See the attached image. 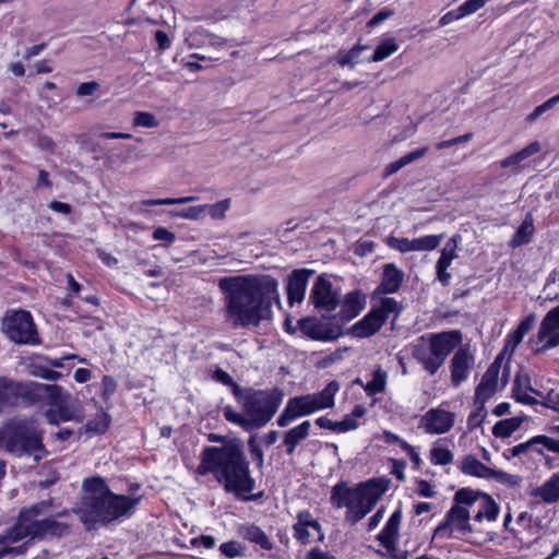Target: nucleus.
Masks as SVG:
<instances>
[{
  "instance_id": "4",
  "label": "nucleus",
  "mask_w": 559,
  "mask_h": 559,
  "mask_svg": "<svg viewBox=\"0 0 559 559\" xmlns=\"http://www.w3.org/2000/svg\"><path fill=\"white\" fill-rule=\"evenodd\" d=\"M142 497H131L108 491L98 497H82L79 508L81 522L91 528L96 524L107 526L118 519L129 515Z\"/></svg>"
},
{
  "instance_id": "15",
  "label": "nucleus",
  "mask_w": 559,
  "mask_h": 559,
  "mask_svg": "<svg viewBox=\"0 0 559 559\" xmlns=\"http://www.w3.org/2000/svg\"><path fill=\"white\" fill-rule=\"evenodd\" d=\"M309 300L316 309L326 310L329 312L334 311L340 305L338 294L333 290L332 283L322 275L318 276L310 292Z\"/></svg>"
},
{
  "instance_id": "20",
  "label": "nucleus",
  "mask_w": 559,
  "mask_h": 559,
  "mask_svg": "<svg viewBox=\"0 0 559 559\" xmlns=\"http://www.w3.org/2000/svg\"><path fill=\"white\" fill-rule=\"evenodd\" d=\"M501 355H498L495 361L489 366V368L484 373L479 384L475 390L476 402L485 403L495 394L498 388Z\"/></svg>"
},
{
  "instance_id": "26",
  "label": "nucleus",
  "mask_w": 559,
  "mask_h": 559,
  "mask_svg": "<svg viewBox=\"0 0 559 559\" xmlns=\"http://www.w3.org/2000/svg\"><path fill=\"white\" fill-rule=\"evenodd\" d=\"M312 271L307 269L294 270L288 277L287 298L290 305L300 302L306 293L309 276Z\"/></svg>"
},
{
  "instance_id": "19",
  "label": "nucleus",
  "mask_w": 559,
  "mask_h": 559,
  "mask_svg": "<svg viewBox=\"0 0 559 559\" xmlns=\"http://www.w3.org/2000/svg\"><path fill=\"white\" fill-rule=\"evenodd\" d=\"M455 415L442 408L428 411L423 417V426L426 432L442 435L448 432L454 425Z\"/></svg>"
},
{
  "instance_id": "58",
  "label": "nucleus",
  "mask_w": 559,
  "mask_h": 559,
  "mask_svg": "<svg viewBox=\"0 0 559 559\" xmlns=\"http://www.w3.org/2000/svg\"><path fill=\"white\" fill-rule=\"evenodd\" d=\"M522 340H523V336L518 334L515 331L508 334L506 342H504L503 349L499 354V355H501V360L503 359V357L506 355H508L509 357L512 356V354L514 353V350L516 349L519 344L522 342Z\"/></svg>"
},
{
  "instance_id": "39",
  "label": "nucleus",
  "mask_w": 559,
  "mask_h": 559,
  "mask_svg": "<svg viewBox=\"0 0 559 559\" xmlns=\"http://www.w3.org/2000/svg\"><path fill=\"white\" fill-rule=\"evenodd\" d=\"M15 380L0 377V412L14 407Z\"/></svg>"
},
{
  "instance_id": "47",
  "label": "nucleus",
  "mask_w": 559,
  "mask_h": 559,
  "mask_svg": "<svg viewBox=\"0 0 559 559\" xmlns=\"http://www.w3.org/2000/svg\"><path fill=\"white\" fill-rule=\"evenodd\" d=\"M385 381L386 373L381 369H378L373 372L372 379L364 385V389L368 395H374L384 390Z\"/></svg>"
},
{
  "instance_id": "40",
  "label": "nucleus",
  "mask_w": 559,
  "mask_h": 559,
  "mask_svg": "<svg viewBox=\"0 0 559 559\" xmlns=\"http://www.w3.org/2000/svg\"><path fill=\"white\" fill-rule=\"evenodd\" d=\"M533 233V219L531 218V216H527L515 231L513 238L510 241V246L516 248L525 243H528L532 239Z\"/></svg>"
},
{
  "instance_id": "11",
  "label": "nucleus",
  "mask_w": 559,
  "mask_h": 559,
  "mask_svg": "<svg viewBox=\"0 0 559 559\" xmlns=\"http://www.w3.org/2000/svg\"><path fill=\"white\" fill-rule=\"evenodd\" d=\"M14 407L19 405L35 406L40 403L46 404L50 399L56 403L58 384H46L34 381L22 382L15 380Z\"/></svg>"
},
{
  "instance_id": "43",
  "label": "nucleus",
  "mask_w": 559,
  "mask_h": 559,
  "mask_svg": "<svg viewBox=\"0 0 559 559\" xmlns=\"http://www.w3.org/2000/svg\"><path fill=\"white\" fill-rule=\"evenodd\" d=\"M521 424L522 419L519 417L499 420L492 427V435L497 438L510 437L514 431H516L520 428Z\"/></svg>"
},
{
  "instance_id": "13",
  "label": "nucleus",
  "mask_w": 559,
  "mask_h": 559,
  "mask_svg": "<svg viewBox=\"0 0 559 559\" xmlns=\"http://www.w3.org/2000/svg\"><path fill=\"white\" fill-rule=\"evenodd\" d=\"M530 342L540 345L536 348V353H545L559 346V306L546 313L537 334Z\"/></svg>"
},
{
  "instance_id": "14",
  "label": "nucleus",
  "mask_w": 559,
  "mask_h": 559,
  "mask_svg": "<svg viewBox=\"0 0 559 559\" xmlns=\"http://www.w3.org/2000/svg\"><path fill=\"white\" fill-rule=\"evenodd\" d=\"M69 515V511L63 509L53 515L32 522L33 539L45 540L47 538H61L70 533V525L64 522L57 521L56 518Z\"/></svg>"
},
{
  "instance_id": "57",
  "label": "nucleus",
  "mask_w": 559,
  "mask_h": 559,
  "mask_svg": "<svg viewBox=\"0 0 559 559\" xmlns=\"http://www.w3.org/2000/svg\"><path fill=\"white\" fill-rule=\"evenodd\" d=\"M117 390V382L114 377L105 374L102 378V400L108 403Z\"/></svg>"
},
{
  "instance_id": "8",
  "label": "nucleus",
  "mask_w": 559,
  "mask_h": 559,
  "mask_svg": "<svg viewBox=\"0 0 559 559\" xmlns=\"http://www.w3.org/2000/svg\"><path fill=\"white\" fill-rule=\"evenodd\" d=\"M472 489L461 488L454 495V503L445 513L443 522L435 530L433 535L442 538H459L473 532L469 523L472 500Z\"/></svg>"
},
{
  "instance_id": "55",
  "label": "nucleus",
  "mask_w": 559,
  "mask_h": 559,
  "mask_svg": "<svg viewBox=\"0 0 559 559\" xmlns=\"http://www.w3.org/2000/svg\"><path fill=\"white\" fill-rule=\"evenodd\" d=\"M205 210H207L210 216L214 219H222L225 217V213L230 206V200L224 199L214 204L204 205Z\"/></svg>"
},
{
  "instance_id": "46",
  "label": "nucleus",
  "mask_w": 559,
  "mask_h": 559,
  "mask_svg": "<svg viewBox=\"0 0 559 559\" xmlns=\"http://www.w3.org/2000/svg\"><path fill=\"white\" fill-rule=\"evenodd\" d=\"M397 49L399 45L396 44L395 39L388 38L377 46L371 57V60L374 62L382 61L390 57L391 55H393L394 52H396Z\"/></svg>"
},
{
  "instance_id": "45",
  "label": "nucleus",
  "mask_w": 559,
  "mask_h": 559,
  "mask_svg": "<svg viewBox=\"0 0 559 559\" xmlns=\"http://www.w3.org/2000/svg\"><path fill=\"white\" fill-rule=\"evenodd\" d=\"M443 239V234L427 235L412 239L413 251H431L435 250Z\"/></svg>"
},
{
  "instance_id": "22",
  "label": "nucleus",
  "mask_w": 559,
  "mask_h": 559,
  "mask_svg": "<svg viewBox=\"0 0 559 559\" xmlns=\"http://www.w3.org/2000/svg\"><path fill=\"white\" fill-rule=\"evenodd\" d=\"M472 493L473 502L471 503L469 509H474V521H495L499 514V507L493 499L484 492L472 490Z\"/></svg>"
},
{
  "instance_id": "44",
  "label": "nucleus",
  "mask_w": 559,
  "mask_h": 559,
  "mask_svg": "<svg viewBox=\"0 0 559 559\" xmlns=\"http://www.w3.org/2000/svg\"><path fill=\"white\" fill-rule=\"evenodd\" d=\"M316 425L331 431L347 432L349 431V414H345L341 421H333L328 416H320L316 419Z\"/></svg>"
},
{
  "instance_id": "17",
  "label": "nucleus",
  "mask_w": 559,
  "mask_h": 559,
  "mask_svg": "<svg viewBox=\"0 0 559 559\" xmlns=\"http://www.w3.org/2000/svg\"><path fill=\"white\" fill-rule=\"evenodd\" d=\"M474 356L466 347H460L453 355L450 361L451 383L459 386L464 382L474 366Z\"/></svg>"
},
{
  "instance_id": "18",
  "label": "nucleus",
  "mask_w": 559,
  "mask_h": 559,
  "mask_svg": "<svg viewBox=\"0 0 559 559\" xmlns=\"http://www.w3.org/2000/svg\"><path fill=\"white\" fill-rule=\"evenodd\" d=\"M461 241L462 237L460 235H453L445 242L444 247L441 250V255L437 261V278L443 286H448L450 283L451 274L447 270L451 265L452 261L459 257L456 250Z\"/></svg>"
},
{
  "instance_id": "28",
  "label": "nucleus",
  "mask_w": 559,
  "mask_h": 559,
  "mask_svg": "<svg viewBox=\"0 0 559 559\" xmlns=\"http://www.w3.org/2000/svg\"><path fill=\"white\" fill-rule=\"evenodd\" d=\"M310 421L305 420L284 432L283 444L287 455H293L297 445L308 438L310 433Z\"/></svg>"
},
{
  "instance_id": "32",
  "label": "nucleus",
  "mask_w": 559,
  "mask_h": 559,
  "mask_svg": "<svg viewBox=\"0 0 559 559\" xmlns=\"http://www.w3.org/2000/svg\"><path fill=\"white\" fill-rule=\"evenodd\" d=\"M242 537L249 543L260 546L263 550H272L274 547V544L266 533L255 524L245 526Z\"/></svg>"
},
{
  "instance_id": "51",
  "label": "nucleus",
  "mask_w": 559,
  "mask_h": 559,
  "mask_svg": "<svg viewBox=\"0 0 559 559\" xmlns=\"http://www.w3.org/2000/svg\"><path fill=\"white\" fill-rule=\"evenodd\" d=\"M245 550L246 547L237 540H228L221 544L219 546L221 554L228 559L245 556Z\"/></svg>"
},
{
  "instance_id": "31",
  "label": "nucleus",
  "mask_w": 559,
  "mask_h": 559,
  "mask_svg": "<svg viewBox=\"0 0 559 559\" xmlns=\"http://www.w3.org/2000/svg\"><path fill=\"white\" fill-rule=\"evenodd\" d=\"M404 274L394 264L384 265L381 286L384 293L393 294L399 290L403 282Z\"/></svg>"
},
{
  "instance_id": "53",
  "label": "nucleus",
  "mask_w": 559,
  "mask_h": 559,
  "mask_svg": "<svg viewBox=\"0 0 559 559\" xmlns=\"http://www.w3.org/2000/svg\"><path fill=\"white\" fill-rule=\"evenodd\" d=\"M197 197H182V198H166V199H147L143 200L142 204L145 206L153 205H174L183 204L197 200Z\"/></svg>"
},
{
  "instance_id": "29",
  "label": "nucleus",
  "mask_w": 559,
  "mask_h": 559,
  "mask_svg": "<svg viewBox=\"0 0 559 559\" xmlns=\"http://www.w3.org/2000/svg\"><path fill=\"white\" fill-rule=\"evenodd\" d=\"M532 496L548 504L559 502V471L554 473L542 486L535 488Z\"/></svg>"
},
{
  "instance_id": "12",
  "label": "nucleus",
  "mask_w": 559,
  "mask_h": 559,
  "mask_svg": "<svg viewBox=\"0 0 559 559\" xmlns=\"http://www.w3.org/2000/svg\"><path fill=\"white\" fill-rule=\"evenodd\" d=\"M385 488L374 481H368L352 490V522L359 521L377 504Z\"/></svg>"
},
{
  "instance_id": "5",
  "label": "nucleus",
  "mask_w": 559,
  "mask_h": 559,
  "mask_svg": "<svg viewBox=\"0 0 559 559\" xmlns=\"http://www.w3.org/2000/svg\"><path fill=\"white\" fill-rule=\"evenodd\" d=\"M462 341V333L459 330L427 333L416 340L412 356L425 371L433 376Z\"/></svg>"
},
{
  "instance_id": "21",
  "label": "nucleus",
  "mask_w": 559,
  "mask_h": 559,
  "mask_svg": "<svg viewBox=\"0 0 559 559\" xmlns=\"http://www.w3.org/2000/svg\"><path fill=\"white\" fill-rule=\"evenodd\" d=\"M59 392L57 393L56 403L50 399L47 400L46 405L50 408L47 411L46 416L48 421L52 425H58L60 421H70L74 418V413L68 406L71 394L66 391L61 385H58Z\"/></svg>"
},
{
  "instance_id": "48",
  "label": "nucleus",
  "mask_w": 559,
  "mask_h": 559,
  "mask_svg": "<svg viewBox=\"0 0 559 559\" xmlns=\"http://www.w3.org/2000/svg\"><path fill=\"white\" fill-rule=\"evenodd\" d=\"M224 417L227 421L238 425L245 430H250L254 428L251 418H246L242 414L236 412L231 406H226L224 408Z\"/></svg>"
},
{
  "instance_id": "59",
  "label": "nucleus",
  "mask_w": 559,
  "mask_h": 559,
  "mask_svg": "<svg viewBox=\"0 0 559 559\" xmlns=\"http://www.w3.org/2000/svg\"><path fill=\"white\" fill-rule=\"evenodd\" d=\"M559 103V94L548 98L545 103L537 106L528 116V121H535L537 118H539L544 112L550 110L555 107L556 104Z\"/></svg>"
},
{
  "instance_id": "2",
  "label": "nucleus",
  "mask_w": 559,
  "mask_h": 559,
  "mask_svg": "<svg viewBox=\"0 0 559 559\" xmlns=\"http://www.w3.org/2000/svg\"><path fill=\"white\" fill-rule=\"evenodd\" d=\"M197 473L201 476L212 474L226 492H233L243 500L255 499L246 497L255 487L251 476L250 462L247 459L240 440L231 439L224 445H206L200 453Z\"/></svg>"
},
{
  "instance_id": "62",
  "label": "nucleus",
  "mask_w": 559,
  "mask_h": 559,
  "mask_svg": "<svg viewBox=\"0 0 559 559\" xmlns=\"http://www.w3.org/2000/svg\"><path fill=\"white\" fill-rule=\"evenodd\" d=\"M388 245L402 253L413 251L412 239L408 238L390 237Z\"/></svg>"
},
{
  "instance_id": "63",
  "label": "nucleus",
  "mask_w": 559,
  "mask_h": 559,
  "mask_svg": "<svg viewBox=\"0 0 559 559\" xmlns=\"http://www.w3.org/2000/svg\"><path fill=\"white\" fill-rule=\"evenodd\" d=\"M205 211V206L203 205H195V206H189L186 209H182L180 211H176L173 213V215L182 217V218H189V219H198Z\"/></svg>"
},
{
  "instance_id": "34",
  "label": "nucleus",
  "mask_w": 559,
  "mask_h": 559,
  "mask_svg": "<svg viewBox=\"0 0 559 559\" xmlns=\"http://www.w3.org/2000/svg\"><path fill=\"white\" fill-rule=\"evenodd\" d=\"M542 444L545 449L548 450V436L538 435L526 442L516 444L510 449L511 456L518 457L521 455H525L531 451H535L538 454H543V449H538L537 445Z\"/></svg>"
},
{
  "instance_id": "16",
  "label": "nucleus",
  "mask_w": 559,
  "mask_h": 559,
  "mask_svg": "<svg viewBox=\"0 0 559 559\" xmlns=\"http://www.w3.org/2000/svg\"><path fill=\"white\" fill-rule=\"evenodd\" d=\"M401 522L402 511L397 509L391 514L383 530L377 536V539L385 548L388 555L394 559H406V556L399 557L396 555Z\"/></svg>"
},
{
  "instance_id": "52",
  "label": "nucleus",
  "mask_w": 559,
  "mask_h": 559,
  "mask_svg": "<svg viewBox=\"0 0 559 559\" xmlns=\"http://www.w3.org/2000/svg\"><path fill=\"white\" fill-rule=\"evenodd\" d=\"M159 122L155 115L148 111H135L133 118L134 127L156 128Z\"/></svg>"
},
{
  "instance_id": "41",
  "label": "nucleus",
  "mask_w": 559,
  "mask_h": 559,
  "mask_svg": "<svg viewBox=\"0 0 559 559\" xmlns=\"http://www.w3.org/2000/svg\"><path fill=\"white\" fill-rule=\"evenodd\" d=\"M426 152H427V147H421V148L415 150V151H413V152L402 156L401 158H399L395 162L390 163L385 167L384 175L385 176H391V175L395 174L401 168H403L406 165L413 163L414 160L423 157Z\"/></svg>"
},
{
  "instance_id": "37",
  "label": "nucleus",
  "mask_w": 559,
  "mask_h": 559,
  "mask_svg": "<svg viewBox=\"0 0 559 559\" xmlns=\"http://www.w3.org/2000/svg\"><path fill=\"white\" fill-rule=\"evenodd\" d=\"M331 503L334 508H347L346 519L349 518V483L342 480L337 483L331 492Z\"/></svg>"
},
{
  "instance_id": "42",
  "label": "nucleus",
  "mask_w": 559,
  "mask_h": 559,
  "mask_svg": "<svg viewBox=\"0 0 559 559\" xmlns=\"http://www.w3.org/2000/svg\"><path fill=\"white\" fill-rule=\"evenodd\" d=\"M111 424V416L105 412L104 409H100L94 418L87 420L85 424V428L87 431H92L97 435H104Z\"/></svg>"
},
{
  "instance_id": "6",
  "label": "nucleus",
  "mask_w": 559,
  "mask_h": 559,
  "mask_svg": "<svg viewBox=\"0 0 559 559\" xmlns=\"http://www.w3.org/2000/svg\"><path fill=\"white\" fill-rule=\"evenodd\" d=\"M284 399L278 386L265 390L242 389L236 401L241 404L245 414L251 418L254 428L265 426L276 414Z\"/></svg>"
},
{
  "instance_id": "56",
  "label": "nucleus",
  "mask_w": 559,
  "mask_h": 559,
  "mask_svg": "<svg viewBox=\"0 0 559 559\" xmlns=\"http://www.w3.org/2000/svg\"><path fill=\"white\" fill-rule=\"evenodd\" d=\"M40 359H43L44 362H46L49 367L52 368H63L64 367V360L69 359H78L81 364H86V358L80 357L75 354H68L66 356L59 357V358H51L49 356L39 355Z\"/></svg>"
},
{
  "instance_id": "61",
  "label": "nucleus",
  "mask_w": 559,
  "mask_h": 559,
  "mask_svg": "<svg viewBox=\"0 0 559 559\" xmlns=\"http://www.w3.org/2000/svg\"><path fill=\"white\" fill-rule=\"evenodd\" d=\"M489 0H466L459 5L463 17L471 15L486 5Z\"/></svg>"
},
{
  "instance_id": "24",
  "label": "nucleus",
  "mask_w": 559,
  "mask_h": 559,
  "mask_svg": "<svg viewBox=\"0 0 559 559\" xmlns=\"http://www.w3.org/2000/svg\"><path fill=\"white\" fill-rule=\"evenodd\" d=\"M460 469L471 476L479 477V478H495L498 480H506L508 477H511L509 474L502 471H495L484 463H481L476 456L469 454L465 455L461 463Z\"/></svg>"
},
{
  "instance_id": "49",
  "label": "nucleus",
  "mask_w": 559,
  "mask_h": 559,
  "mask_svg": "<svg viewBox=\"0 0 559 559\" xmlns=\"http://www.w3.org/2000/svg\"><path fill=\"white\" fill-rule=\"evenodd\" d=\"M213 379L224 385L230 386L231 393L235 399L239 397L240 394L242 393V388H240L239 384L234 381L231 376L222 368H216V370L213 373Z\"/></svg>"
},
{
  "instance_id": "35",
  "label": "nucleus",
  "mask_w": 559,
  "mask_h": 559,
  "mask_svg": "<svg viewBox=\"0 0 559 559\" xmlns=\"http://www.w3.org/2000/svg\"><path fill=\"white\" fill-rule=\"evenodd\" d=\"M28 372L34 377L48 381H57L63 377L61 372L53 370L52 367H49L38 356L31 360L28 365Z\"/></svg>"
},
{
  "instance_id": "27",
  "label": "nucleus",
  "mask_w": 559,
  "mask_h": 559,
  "mask_svg": "<svg viewBox=\"0 0 559 559\" xmlns=\"http://www.w3.org/2000/svg\"><path fill=\"white\" fill-rule=\"evenodd\" d=\"M542 145L538 141H533L522 150L507 156L500 160L501 168H510L513 174H519L524 166V162L531 156L539 153Z\"/></svg>"
},
{
  "instance_id": "7",
  "label": "nucleus",
  "mask_w": 559,
  "mask_h": 559,
  "mask_svg": "<svg viewBox=\"0 0 559 559\" xmlns=\"http://www.w3.org/2000/svg\"><path fill=\"white\" fill-rule=\"evenodd\" d=\"M338 390V383L331 381L318 393H308L288 399L285 408L277 417V425L286 427L297 418L332 407Z\"/></svg>"
},
{
  "instance_id": "38",
  "label": "nucleus",
  "mask_w": 559,
  "mask_h": 559,
  "mask_svg": "<svg viewBox=\"0 0 559 559\" xmlns=\"http://www.w3.org/2000/svg\"><path fill=\"white\" fill-rule=\"evenodd\" d=\"M53 504L52 499L41 500L39 502L33 503L29 507H24L20 510V514L22 515L23 521L26 519L29 522H37L38 516L45 515L48 516L50 508Z\"/></svg>"
},
{
  "instance_id": "30",
  "label": "nucleus",
  "mask_w": 559,
  "mask_h": 559,
  "mask_svg": "<svg viewBox=\"0 0 559 559\" xmlns=\"http://www.w3.org/2000/svg\"><path fill=\"white\" fill-rule=\"evenodd\" d=\"M7 539L10 544H15L24 538L33 539L32 522L26 519L23 521L22 515L19 513L16 522L5 530Z\"/></svg>"
},
{
  "instance_id": "64",
  "label": "nucleus",
  "mask_w": 559,
  "mask_h": 559,
  "mask_svg": "<svg viewBox=\"0 0 559 559\" xmlns=\"http://www.w3.org/2000/svg\"><path fill=\"white\" fill-rule=\"evenodd\" d=\"M154 240L165 241L167 245H171L176 241L175 233L168 230L166 227H156L152 234Z\"/></svg>"
},
{
  "instance_id": "33",
  "label": "nucleus",
  "mask_w": 559,
  "mask_h": 559,
  "mask_svg": "<svg viewBox=\"0 0 559 559\" xmlns=\"http://www.w3.org/2000/svg\"><path fill=\"white\" fill-rule=\"evenodd\" d=\"M297 328L302 335L311 340H324L322 323L316 317H305L297 321Z\"/></svg>"
},
{
  "instance_id": "36",
  "label": "nucleus",
  "mask_w": 559,
  "mask_h": 559,
  "mask_svg": "<svg viewBox=\"0 0 559 559\" xmlns=\"http://www.w3.org/2000/svg\"><path fill=\"white\" fill-rule=\"evenodd\" d=\"M82 489V497H98L111 491L105 478L98 475L84 478Z\"/></svg>"
},
{
  "instance_id": "10",
  "label": "nucleus",
  "mask_w": 559,
  "mask_h": 559,
  "mask_svg": "<svg viewBox=\"0 0 559 559\" xmlns=\"http://www.w3.org/2000/svg\"><path fill=\"white\" fill-rule=\"evenodd\" d=\"M397 301L394 298H383L377 308H372L361 320L352 325V336L367 338L382 328L389 316L397 310Z\"/></svg>"
},
{
  "instance_id": "60",
  "label": "nucleus",
  "mask_w": 559,
  "mask_h": 559,
  "mask_svg": "<svg viewBox=\"0 0 559 559\" xmlns=\"http://www.w3.org/2000/svg\"><path fill=\"white\" fill-rule=\"evenodd\" d=\"M485 403H480V405L469 414L467 418V428L468 430H474L478 428L487 416V411L484 406Z\"/></svg>"
},
{
  "instance_id": "54",
  "label": "nucleus",
  "mask_w": 559,
  "mask_h": 559,
  "mask_svg": "<svg viewBox=\"0 0 559 559\" xmlns=\"http://www.w3.org/2000/svg\"><path fill=\"white\" fill-rule=\"evenodd\" d=\"M248 448H249L250 455H251L253 462L255 463V466L258 468H261L264 464V453H263L262 448L260 447V444L257 441V436L253 435L249 438Z\"/></svg>"
},
{
  "instance_id": "50",
  "label": "nucleus",
  "mask_w": 559,
  "mask_h": 559,
  "mask_svg": "<svg viewBox=\"0 0 559 559\" xmlns=\"http://www.w3.org/2000/svg\"><path fill=\"white\" fill-rule=\"evenodd\" d=\"M453 453L443 447L435 445L430 450V462L433 465H447L452 463Z\"/></svg>"
},
{
  "instance_id": "23",
  "label": "nucleus",
  "mask_w": 559,
  "mask_h": 559,
  "mask_svg": "<svg viewBox=\"0 0 559 559\" xmlns=\"http://www.w3.org/2000/svg\"><path fill=\"white\" fill-rule=\"evenodd\" d=\"M309 528H312L320 535H322V526L318 520L313 519L309 510H301L297 513V521L293 525V536L301 545H307L311 542Z\"/></svg>"
},
{
  "instance_id": "1",
  "label": "nucleus",
  "mask_w": 559,
  "mask_h": 559,
  "mask_svg": "<svg viewBox=\"0 0 559 559\" xmlns=\"http://www.w3.org/2000/svg\"><path fill=\"white\" fill-rule=\"evenodd\" d=\"M224 318L233 329L259 326L271 320L273 304L278 302V282L269 274H242L222 277Z\"/></svg>"
},
{
  "instance_id": "3",
  "label": "nucleus",
  "mask_w": 559,
  "mask_h": 559,
  "mask_svg": "<svg viewBox=\"0 0 559 559\" xmlns=\"http://www.w3.org/2000/svg\"><path fill=\"white\" fill-rule=\"evenodd\" d=\"M44 436L45 430L38 420L29 416L12 417L0 428L5 452L16 457H33L35 462L41 461L49 454L44 443Z\"/></svg>"
},
{
  "instance_id": "25",
  "label": "nucleus",
  "mask_w": 559,
  "mask_h": 559,
  "mask_svg": "<svg viewBox=\"0 0 559 559\" xmlns=\"http://www.w3.org/2000/svg\"><path fill=\"white\" fill-rule=\"evenodd\" d=\"M513 397L525 405H535L537 400L530 393L542 396V393L532 386V379L528 372L520 370L513 382Z\"/></svg>"
},
{
  "instance_id": "9",
  "label": "nucleus",
  "mask_w": 559,
  "mask_h": 559,
  "mask_svg": "<svg viewBox=\"0 0 559 559\" xmlns=\"http://www.w3.org/2000/svg\"><path fill=\"white\" fill-rule=\"evenodd\" d=\"M5 336L16 345L37 346L41 337L32 313L25 309H8L1 321Z\"/></svg>"
}]
</instances>
